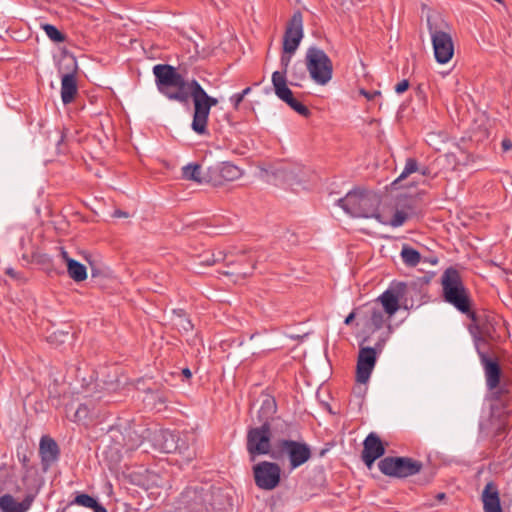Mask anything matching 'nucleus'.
I'll use <instances>...</instances> for the list:
<instances>
[{
  "label": "nucleus",
  "mask_w": 512,
  "mask_h": 512,
  "mask_svg": "<svg viewBox=\"0 0 512 512\" xmlns=\"http://www.w3.org/2000/svg\"><path fill=\"white\" fill-rule=\"evenodd\" d=\"M444 300L464 314L471 311V302L460 273L453 267L447 268L441 277Z\"/></svg>",
  "instance_id": "20e7f679"
},
{
  "label": "nucleus",
  "mask_w": 512,
  "mask_h": 512,
  "mask_svg": "<svg viewBox=\"0 0 512 512\" xmlns=\"http://www.w3.org/2000/svg\"><path fill=\"white\" fill-rule=\"evenodd\" d=\"M501 145H502L503 151H505V152L512 149V141L509 139H503Z\"/></svg>",
  "instance_id": "de8ad7c7"
},
{
  "label": "nucleus",
  "mask_w": 512,
  "mask_h": 512,
  "mask_svg": "<svg viewBox=\"0 0 512 512\" xmlns=\"http://www.w3.org/2000/svg\"><path fill=\"white\" fill-rule=\"evenodd\" d=\"M291 56H292V54H288L283 51V54L281 55V58H280V64L282 66L281 72H285L286 77H287V70H288V66L290 64Z\"/></svg>",
  "instance_id": "58836bf2"
},
{
  "label": "nucleus",
  "mask_w": 512,
  "mask_h": 512,
  "mask_svg": "<svg viewBox=\"0 0 512 512\" xmlns=\"http://www.w3.org/2000/svg\"><path fill=\"white\" fill-rule=\"evenodd\" d=\"M218 104V99L212 96H208L207 103L202 111L199 126L195 128L194 132L199 135H205L208 133V119L211 108Z\"/></svg>",
  "instance_id": "cd10ccee"
},
{
  "label": "nucleus",
  "mask_w": 512,
  "mask_h": 512,
  "mask_svg": "<svg viewBox=\"0 0 512 512\" xmlns=\"http://www.w3.org/2000/svg\"><path fill=\"white\" fill-rule=\"evenodd\" d=\"M484 512H502L499 491L494 482H488L482 492Z\"/></svg>",
  "instance_id": "4be33fe9"
},
{
  "label": "nucleus",
  "mask_w": 512,
  "mask_h": 512,
  "mask_svg": "<svg viewBox=\"0 0 512 512\" xmlns=\"http://www.w3.org/2000/svg\"><path fill=\"white\" fill-rule=\"evenodd\" d=\"M303 15L296 10L287 23L283 36V51L294 54L303 38Z\"/></svg>",
  "instance_id": "f8f14e48"
},
{
  "label": "nucleus",
  "mask_w": 512,
  "mask_h": 512,
  "mask_svg": "<svg viewBox=\"0 0 512 512\" xmlns=\"http://www.w3.org/2000/svg\"><path fill=\"white\" fill-rule=\"evenodd\" d=\"M211 253L202 254L199 256V263L201 264V260H210Z\"/></svg>",
  "instance_id": "5fc2aeb1"
},
{
  "label": "nucleus",
  "mask_w": 512,
  "mask_h": 512,
  "mask_svg": "<svg viewBox=\"0 0 512 512\" xmlns=\"http://www.w3.org/2000/svg\"><path fill=\"white\" fill-rule=\"evenodd\" d=\"M467 315L473 320V325L470 326V332L476 351H478V347L485 349V346H487L490 341H497L500 338L498 332L500 322L495 316L485 315L481 318L472 311Z\"/></svg>",
  "instance_id": "423d86ee"
},
{
  "label": "nucleus",
  "mask_w": 512,
  "mask_h": 512,
  "mask_svg": "<svg viewBox=\"0 0 512 512\" xmlns=\"http://www.w3.org/2000/svg\"><path fill=\"white\" fill-rule=\"evenodd\" d=\"M182 375L186 378V379H190L192 377V372L189 368H183L182 369Z\"/></svg>",
  "instance_id": "603ef678"
},
{
  "label": "nucleus",
  "mask_w": 512,
  "mask_h": 512,
  "mask_svg": "<svg viewBox=\"0 0 512 512\" xmlns=\"http://www.w3.org/2000/svg\"><path fill=\"white\" fill-rule=\"evenodd\" d=\"M286 453L289 457L290 467L295 469L311 458V449L304 442L282 439L277 442V455Z\"/></svg>",
  "instance_id": "9d476101"
},
{
  "label": "nucleus",
  "mask_w": 512,
  "mask_h": 512,
  "mask_svg": "<svg viewBox=\"0 0 512 512\" xmlns=\"http://www.w3.org/2000/svg\"><path fill=\"white\" fill-rule=\"evenodd\" d=\"M277 412V403L273 396L264 395L257 412V420L261 425L271 426V421Z\"/></svg>",
  "instance_id": "5701e85b"
},
{
  "label": "nucleus",
  "mask_w": 512,
  "mask_h": 512,
  "mask_svg": "<svg viewBox=\"0 0 512 512\" xmlns=\"http://www.w3.org/2000/svg\"><path fill=\"white\" fill-rule=\"evenodd\" d=\"M254 481L258 488L272 490L281 480V468L277 463L262 461L253 466Z\"/></svg>",
  "instance_id": "1a4fd4ad"
},
{
  "label": "nucleus",
  "mask_w": 512,
  "mask_h": 512,
  "mask_svg": "<svg viewBox=\"0 0 512 512\" xmlns=\"http://www.w3.org/2000/svg\"><path fill=\"white\" fill-rule=\"evenodd\" d=\"M354 319H355V312H354V311H352V312H351V313H350V314L345 318L344 323H345L346 325H350V324L353 322V320H354Z\"/></svg>",
  "instance_id": "8fccbe9b"
},
{
  "label": "nucleus",
  "mask_w": 512,
  "mask_h": 512,
  "mask_svg": "<svg viewBox=\"0 0 512 512\" xmlns=\"http://www.w3.org/2000/svg\"><path fill=\"white\" fill-rule=\"evenodd\" d=\"M381 203V193L360 187L349 191L344 197L337 200V205L351 217L375 218L378 222L383 223V216L380 213Z\"/></svg>",
  "instance_id": "f03ea898"
},
{
  "label": "nucleus",
  "mask_w": 512,
  "mask_h": 512,
  "mask_svg": "<svg viewBox=\"0 0 512 512\" xmlns=\"http://www.w3.org/2000/svg\"><path fill=\"white\" fill-rule=\"evenodd\" d=\"M175 324L182 330L189 332L193 330V324L191 320L188 318L185 310L183 309H174L173 310Z\"/></svg>",
  "instance_id": "7c9ffc66"
},
{
  "label": "nucleus",
  "mask_w": 512,
  "mask_h": 512,
  "mask_svg": "<svg viewBox=\"0 0 512 512\" xmlns=\"http://www.w3.org/2000/svg\"><path fill=\"white\" fill-rule=\"evenodd\" d=\"M360 93L364 95L368 100L374 99L376 96H381V91L375 90V91H366L364 89L360 90Z\"/></svg>",
  "instance_id": "a18cd8bd"
},
{
  "label": "nucleus",
  "mask_w": 512,
  "mask_h": 512,
  "mask_svg": "<svg viewBox=\"0 0 512 512\" xmlns=\"http://www.w3.org/2000/svg\"><path fill=\"white\" fill-rule=\"evenodd\" d=\"M182 178L184 180L193 181L197 184H211L217 180L211 177L210 167L207 168L206 172L202 173L201 165L198 163H189L182 167Z\"/></svg>",
  "instance_id": "412c9836"
},
{
  "label": "nucleus",
  "mask_w": 512,
  "mask_h": 512,
  "mask_svg": "<svg viewBox=\"0 0 512 512\" xmlns=\"http://www.w3.org/2000/svg\"><path fill=\"white\" fill-rule=\"evenodd\" d=\"M163 438L165 439V442L163 444V449L167 453H171L178 449V446L176 444V438L177 436L172 432H164Z\"/></svg>",
  "instance_id": "f704fd0d"
},
{
  "label": "nucleus",
  "mask_w": 512,
  "mask_h": 512,
  "mask_svg": "<svg viewBox=\"0 0 512 512\" xmlns=\"http://www.w3.org/2000/svg\"><path fill=\"white\" fill-rule=\"evenodd\" d=\"M435 272L426 273L424 276L417 278L416 283L419 285H427L434 278Z\"/></svg>",
  "instance_id": "a19ab883"
},
{
  "label": "nucleus",
  "mask_w": 512,
  "mask_h": 512,
  "mask_svg": "<svg viewBox=\"0 0 512 512\" xmlns=\"http://www.w3.org/2000/svg\"><path fill=\"white\" fill-rule=\"evenodd\" d=\"M41 28L43 29L47 37L55 43H63L67 39V36L52 24H41Z\"/></svg>",
  "instance_id": "2f4dec72"
},
{
  "label": "nucleus",
  "mask_w": 512,
  "mask_h": 512,
  "mask_svg": "<svg viewBox=\"0 0 512 512\" xmlns=\"http://www.w3.org/2000/svg\"><path fill=\"white\" fill-rule=\"evenodd\" d=\"M36 495L28 493L17 502L11 494H4L0 497V510L1 512H28L35 500Z\"/></svg>",
  "instance_id": "aec40b11"
},
{
  "label": "nucleus",
  "mask_w": 512,
  "mask_h": 512,
  "mask_svg": "<svg viewBox=\"0 0 512 512\" xmlns=\"http://www.w3.org/2000/svg\"><path fill=\"white\" fill-rule=\"evenodd\" d=\"M400 256L407 267H415L422 261L421 254L408 244L402 246Z\"/></svg>",
  "instance_id": "c756f323"
},
{
  "label": "nucleus",
  "mask_w": 512,
  "mask_h": 512,
  "mask_svg": "<svg viewBox=\"0 0 512 512\" xmlns=\"http://www.w3.org/2000/svg\"><path fill=\"white\" fill-rule=\"evenodd\" d=\"M421 262L429 263L431 265H437L439 260L437 257H424V258H422Z\"/></svg>",
  "instance_id": "09e8293b"
},
{
  "label": "nucleus",
  "mask_w": 512,
  "mask_h": 512,
  "mask_svg": "<svg viewBox=\"0 0 512 512\" xmlns=\"http://www.w3.org/2000/svg\"><path fill=\"white\" fill-rule=\"evenodd\" d=\"M422 468L421 462L408 457H386V475L405 478L415 475Z\"/></svg>",
  "instance_id": "ddd939ff"
},
{
  "label": "nucleus",
  "mask_w": 512,
  "mask_h": 512,
  "mask_svg": "<svg viewBox=\"0 0 512 512\" xmlns=\"http://www.w3.org/2000/svg\"><path fill=\"white\" fill-rule=\"evenodd\" d=\"M420 172L421 175L427 176L429 175V169L427 167H419L418 162L414 158H408L405 163V167L400 175L391 183V187L393 189H398L400 187V183L406 179L410 174Z\"/></svg>",
  "instance_id": "393cba45"
},
{
  "label": "nucleus",
  "mask_w": 512,
  "mask_h": 512,
  "mask_svg": "<svg viewBox=\"0 0 512 512\" xmlns=\"http://www.w3.org/2000/svg\"><path fill=\"white\" fill-rule=\"evenodd\" d=\"M198 512H210L207 508H203V506L201 505V508L198 509Z\"/></svg>",
  "instance_id": "052dcab7"
},
{
  "label": "nucleus",
  "mask_w": 512,
  "mask_h": 512,
  "mask_svg": "<svg viewBox=\"0 0 512 512\" xmlns=\"http://www.w3.org/2000/svg\"><path fill=\"white\" fill-rule=\"evenodd\" d=\"M306 69L311 79L319 85H326L333 75V63L324 50L311 46L307 49Z\"/></svg>",
  "instance_id": "39448f33"
},
{
  "label": "nucleus",
  "mask_w": 512,
  "mask_h": 512,
  "mask_svg": "<svg viewBox=\"0 0 512 512\" xmlns=\"http://www.w3.org/2000/svg\"><path fill=\"white\" fill-rule=\"evenodd\" d=\"M377 360V352L372 347H360L357 365H356V382L366 384L374 369Z\"/></svg>",
  "instance_id": "2eb2a0df"
},
{
  "label": "nucleus",
  "mask_w": 512,
  "mask_h": 512,
  "mask_svg": "<svg viewBox=\"0 0 512 512\" xmlns=\"http://www.w3.org/2000/svg\"><path fill=\"white\" fill-rule=\"evenodd\" d=\"M255 250H237L233 251V254H244L245 258L241 260L235 261L230 266V270L224 272L225 275H235L239 277H247L253 273L255 269L256 263L258 261V256L256 255Z\"/></svg>",
  "instance_id": "dca6fc26"
},
{
  "label": "nucleus",
  "mask_w": 512,
  "mask_h": 512,
  "mask_svg": "<svg viewBox=\"0 0 512 512\" xmlns=\"http://www.w3.org/2000/svg\"><path fill=\"white\" fill-rule=\"evenodd\" d=\"M405 282L393 281L386 289V315L392 316L399 308L400 302L406 294Z\"/></svg>",
  "instance_id": "6ab92c4d"
},
{
  "label": "nucleus",
  "mask_w": 512,
  "mask_h": 512,
  "mask_svg": "<svg viewBox=\"0 0 512 512\" xmlns=\"http://www.w3.org/2000/svg\"><path fill=\"white\" fill-rule=\"evenodd\" d=\"M126 432L130 439L128 442L124 443V446L126 450H134L140 443L139 436L131 429H126Z\"/></svg>",
  "instance_id": "e433bc0d"
},
{
  "label": "nucleus",
  "mask_w": 512,
  "mask_h": 512,
  "mask_svg": "<svg viewBox=\"0 0 512 512\" xmlns=\"http://www.w3.org/2000/svg\"><path fill=\"white\" fill-rule=\"evenodd\" d=\"M242 258H245L244 254H233V251L225 252L219 250L217 252H211V259L201 260V264L206 266H212L216 263L224 262L226 266H230L235 261L241 260Z\"/></svg>",
  "instance_id": "a878e982"
},
{
  "label": "nucleus",
  "mask_w": 512,
  "mask_h": 512,
  "mask_svg": "<svg viewBox=\"0 0 512 512\" xmlns=\"http://www.w3.org/2000/svg\"><path fill=\"white\" fill-rule=\"evenodd\" d=\"M78 93L77 78L74 72L64 74L61 78V99L67 105L74 101Z\"/></svg>",
  "instance_id": "b1692460"
},
{
  "label": "nucleus",
  "mask_w": 512,
  "mask_h": 512,
  "mask_svg": "<svg viewBox=\"0 0 512 512\" xmlns=\"http://www.w3.org/2000/svg\"><path fill=\"white\" fill-rule=\"evenodd\" d=\"M114 216L115 217H128V213L121 211V210H116L114 212Z\"/></svg>",
  "instance_id": "864d4df0"
},
{
  "label": "nucleus",
  "mask_w": 512,
  "mask_h": 512,
  "mask_svg": "<svg viewBox=\"0 0 512 512\" xmlns=\"http://www.w3.org/2000/svg\"><path fill=\"white\" fill-rule=\"evenodd\" d=\"M67 272L75 282H81L87 278L86 266L72 258H67Z\"/></svg>",
  "instance_id": "bb28decb"
},
{
  "label": "nucleus",
  "mask_w": 512,
  "mask_h": 512,
  "mask_svg": "<svg viewBox=\"0 0 512 512\" xmlns=\"http://www.w3.org/2000/svg\"><path fill=\"white\" fill-rule=\"evenodd\" d=\"M154 400L160 404H165L168 401V396L165 393L155 392Z\"/></svg>",
  "instance_id": "49530a36"
},
{
  "label": "nucleus",
  "mask_w": 512,
  "mask_h": 512,
  "mask_svg": "<svg viewBox=\"0 0 512 512\" xmlns=\"http://www.w3.org/2000/svg\"><path fill=\"white\" fill-rule=\"evenodd\" d=\"M62 255H63V258L67 261V258H69V257H68V253H67L66 251H64V250H63V251H62Z\"/></svg>",
  "instance_id": "680f3d73"
},
{
  "label": "nucleus",
  "mask_w": 512,
  "mask_h": 512,
  "mask_svg": "<svg viewBox=\"0 0 512 512\" xmlns=\"http://www.w3.org/2000/svg\"><path fill=\"white\" fill-rule=\"evenodd\" d=\"M384 455V442L374 432H371L363 441V450L361 453V459L369 470H372L376 460L377 466L382 474H384V459L381 457Z\"/></svg>",
  "instance_id": "9b49d317"
},
{
  "label": "nucleus",
  "mask_w": 512,
  "mask_h": 512,
  "mask_svg": "<svg viewBox=\"0 0 512 512\" xmlns=\"http://www.w3.org/2000/svg\"><path fill=\"white\" fill-rule=\"evenodd\" d=\"M408 217L409 216L407 212L403 210H397L388 224L392 227H400L406 222Z\"/></svg>",
  "instance_id": "c9c22d12"
},
{
  "label": "nucleus",
  "mask_w": 512,
  "mask_h": 512,
  "mask_svg": "<svg viewBox=\"0 0 512 512\" xmlns=\"http://www.w3.org/2000/svg\"><path fill=\"white\" fill-rule=\"evenodd\" d=\"M276 96L285 102L291 109L303 117H309L311 112L307 106L299 102L293 95L292 90L287 85L285 72L275 71L271 78Z\"/></svg>",
  "instance_id": "6e6552de"
},
{
  "label": "nucleus",
  "mask_w": 512,
  "mask_h": 512,
  "mask_svg": "<svg viewBox=\"0 0 512 512\" xmlns=\"http://www.w3.org/2000/svg\"><path fill=\"white\" fill-rule=\"evenodd\" d=\"M211 177L217 180L211 182V185L215 187L222 186L226 181H234L242 176L241 169L231 162H222L215 166H210Z\"/></svg>",
  "instance_id": "a211bd4d"
},
{
  "label": "nucleus",
  "mask_w": 512,
  "mask_h": 512,
  "mask_svg": "<svg viewBox=\"0 0 512 512\" xmlns=\"http://www.w3.org/2000/svg\"><path fill=\"white\" fill-rule=\"evenodd\" d=\"M427 27L435 60L439 64L448 63L454 55L450 25L440 15H431L427 18Z\"/></svg>",
  "instance_id": "7ed1b4c3"
},
{
  "label": "nucleus",
  "mask_w": 512,
  "mask_h": 512,
  "mask_svg": "<svg viewBox=\"0 0 512 512\" xmlns=\"http://www.w3.org/2000/svg\"><path fill=\"white\" fill-rule=\"evenodd\" d=\"M243 94L235 93L230 97V102L235 110H238L240 103L243 101Z\"/></svg>",
  "instance_id": "79ce46f5"
},
{
  "label": "nucleus",
  "mask_w": 512,
  "mask_h": 512,
  "mask_svg": "<svg viewBox=\"0 0 512 512\" xmlns=\"http://www.w3.org/2000/svg\"><path fill=\"white\" fill-rule=\"evenodd\" d=\"M90 419V410L86 404H80L74 412L73 421L76 423L86 424Z\"/></svg>",
  "instance_id": "72a5a7b5"
},
{
  "label": "nucleus",
  "mask_w": 512,
  "mask_h": 512,
  "mask_svg": "<svg viewBox=\"0 0 512 512\" xmlns=\"http://www.w3.org/2000/svg\"><path fill=\"white\" fill-rule=\"evenodd\" d=\"M18 459L22 465V468L28 472L29 471V462H30V458L28 457V455L26 454H23L22 456L18 453Z\"/></svg>",
  "instance_id": "c03bdc74"
},
{
  "label": "nucleus",
  "mask_w": 512,
  "mask_h": 512,
  "mask_svg": "<svg viewBox=\"0 0 512 512\" xmlns=\"http://www.w3.org/2000/svg\"><path fill=\"white\" fill-rule=\"evenodd\" d=\"M39 455L42 470L47 472L49 468L59 460L60 448L57 442L50 436H42L39 444Z\"/></svg>",
  "instance_id": "f3484780"
},
{
  "label": "nucleus",
  "mask_w": 512,
  "mask_h": 512,
  "mask_svg": "<svg viewBox=\"0 0 512 512\" xmlns=\"http://www.w3.org/2000/svg\"><path fill=\"white\" fill-rule=\"evenodd\" d=\"M378 302H380L382 304V306L384 307V300H385V297H384V293H382L381 295H379L376 299Z\"/></svg>",
  "instance_id": "6e6d98bb"
},
{
  "label": "nucleus",
  "mask_w": 512,
  "mask_h": 512,
  "mask_svg": "<svg viewBox=\"0 0 512 512\" xmlns=\"http://www.w3.org/2000/svg\"><path fill=\"white\" fill-rule=\"evenodd\" d=\"M483 367L486 385L490 390L497 388L501 379V368L497 357L491 356L484 348L476 351Z\"/></svg>",
  "instance_id": "4468645a"
},
{
  "label": "nucleus",
  "mask_w": 512,
  "mask_h": 512,
  "mask_svg": "<svg viewBox=\"0 0 512 512\" xmlns=\"http://www.w3.org/2000/svg\"><path fill=\"white\" fill-rule=\"evenodd\" d=\"M271 426L260 425L259 427H250L247 430L246 449L253 461L258 455H268L278 459L277 450L271 452Z\"/></svg>",
  "instance_id": "0eeeda50"
},
{
  "label": "nucleus",
  "mask_w": 512,
  "mask_h": 512,
  "mask_svg": "<svg viewBox=\"0 0 512 512\" xmlns=\"http://www.w3.org/2000/svg\"><path fill=\"white\" fill-rule=\"evenodd\" d=\"M152 71L158 92L168 100L186 105L192 99L194 112L191 128L194 131L199 126L202 111L207 103V92L196 79H186L170 64H157Z\"/></svg>",
  "instance_id": "f257e3e1"
},
{
  "label": "nucleus",
  "mask_w": 512,
  "mask_h": 512,
  "mask_svg": "<svg viewBox=\"0 0 512 512\" xmlns=\"http://www.w3.org/2000/svg\"><path fill=\"white\" fill-rule=\"evenodd\" d=\"M306 62L296 61L290 70V85L295 87H301V82L306 79Z\"/></svg>",
  "instance_id": "c85d7f7f"
},
{
  "label": "nucleus",
  "mask_w": 512,
  "mask_h": 512,
  "mask_svg": "<svg viewBox=\"0 0 512 512\" xmlns=\"http://www.w3.org/2000/svg\"><path fill=\"white\" fill-rule=\"evenodd\" d=\"M97 502L98 501L94 497H92L88 494H85V493H79L76 495V497L70 504L71 505L76 504L79 506H83V507L92 509L96 505Z\"/></svg>",
  "instance_id": "473e14b6"
},
{
  "label": "nucleus",
  "mask_w": 512,
  "mask_h": 512,
  "mask_svg": "<svg viewBox=\"0 0 512 512\" xmlns=\"http://www.w3.org/2000/svg\"><path fill=\"white\" fill-rule=\"evenodd\" d=\"M409 87V82L408 80L406 79H403L402 81H400L396 86H395V92L397 94H402L403 92H405Z\"/></svg>",
  "instance_id": "37998d69"
},
{
  "label": "nucleus",
  "mask_w": 512,
  "mask_h": 512,
  "mask_svg": "<svg viewBox=\"0 0 512 512\" xmlns=\"http://www.w3.org/2000/svg\"><path fill=\"white\" fill-rule=\"evenodd\" d=\"M371 323L375 328L379 329L384 324V314L382 310H373L371 315Z\"/></svg>",
  "instance_id": "4c0bfd02"
},
{
  "label": "nucleus",
  "mask_w": 512,
  "mask_h": 512,
  "mask_svg": "<svg viewBox=\"0 0 512 512\" xmlns=\"http://www.w3.org/2000/svg\"><path fill=\"white\" fill-rule=\"evenodd\" d=\"M64 137H65V136H64V134H63V133H61V135H60V139H59V141H58V145H60V144L64 141Z\"/></svg>",
  "instance_id": "bf43d9fd"
},
{
  "label": "nucleus",
  "mask_w": 512,
  "mask_h": 512,
  "mask_svg": "<svg viewBox=\"0 0 512 512\" xmlns=\"http://www.w3.org/2000/svg\"><path fill=\"white\" fill-rule=\"evenodd\" d=\"M92 509L94 510V512H107L106 508L98 502Z\"/></svg>",
  "instance_id": "3c124183"
},
{
  "label": "nucleus",
  "mask_w": 512,
  "mask_h": 512,
  "mask_svg": "<svg viewBox=\"0 0 512 512\" xmlns=\"http://www.w3.org/2000/svg\"><path fill=\"white\" fill-rule=\"evenodd\" d=\"M5 273L12 279L19 280V281H25V278L23 277V273L18 272L11 267L7 268Z\"/></svg>",
  "instance_id": "ea45409f"
},
{
  "label": "nucleus",
  "mask_w": 512,
  "mask_h": 512,
  "mask_svg": "<svg viewBox=\"0 0 512 512\" xmlns=\"http://www.w3.org/2000/svg\"><path fill=\"white\" fill-rule=\"evenodd\" d=\"M445 497H446L445 493H438L436 495V499L439 501L443 500Z\"/></svg>",
  "instance_id": "13d9d810"
},
{
  "label": "nucleus",
  "mask_w": 512,
  "mask_h": 512,
  "mask_svg": "<svg viewBox=\"0 0 512 512\" xmlns=\"http://www.w3.org/2000/svg\"><path fill=\"white\" fill-rule=\"evenodd\" d=\"M251 91V87H246L244 90H242V92H240V94H243V97H245L246 95H248Z\"/></svg>",
  "instance_id": "4d7b16f0"
}]
</instances>
